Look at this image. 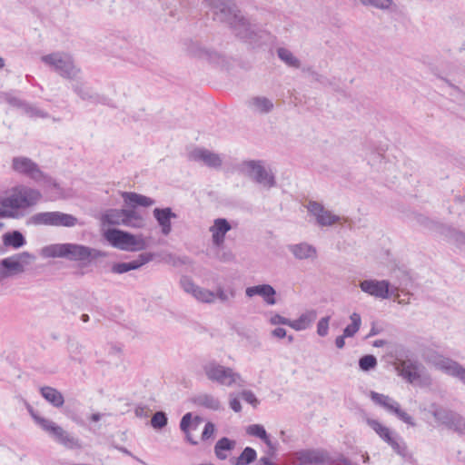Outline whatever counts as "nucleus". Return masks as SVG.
Instances as JSON below:
<instances>
[{"instance_id":"obj_1","label":"nucleus","mask_w":465,"mask_h":465,"mask_svg":"<svg viewBox=\"0 0 465 465\" xmlns=\"http://www.w3.org/2000/svg\"><path fill=\"white\" fill-rule=\"evenodd\" d=\"M210 7L214 21L227 24L234 35L252 49L272 41L270 32L262 29L245 17L233 0H203Z\"/></svg>"},{"instance_id":"obj_2","label":"nucleus","mask_w":465,"mask_h":465,"mask_svg":"<svg viewBox=\"0 0 465 465\" xmlns=\"http://www.w3.org/2000/svg\"><path fill=\"white\" fill-rule=\"evenodd\" d=\"M42 198L39 190L17 186L13 188L12 193L0 198V219H20L25 216V210L35 206Z\"/></svg>"},{"instance_id":"obj_3","label":"nucleus","mask_w":465,"mask_h":465,"mask_svg":"<svg viewBox=\"0 0 465 465\" xmlns=\"http://www.w3.org/2000/svg\"><path fill=\"white\" fill-rule=\"evenodd\" d=\"M104 238L114 248L123 251L135 252L146 248V243L141 236L117 228H109L103 233Z\"/></svg>"},{"instance_id":"obj_4","label":"nucleus","mask_w":465,"mask_h":465,"mask_svg":"<svg viewBox=\"0 0 465 465\" xmlns=\"http://www.w3.org/2000/svg\"><path fill=\"white\" fill-rule=\"evenodd\" d=\"M77 218L73 214L62 212H41L32 215L27 221V225H47L74 227L77 224Z\"/></svg>"},{"instance_id":"obj_5","label":"nucleus","mask_w":465,"mask_h":465,"mask_svg":"<svg viewBox=\"0 0 465 465\" xmlns=\"http://www.w3.org/2000/svg\"><path fill=\"white\" fill-rule=\"evenodd\" d=\"M42 61L49 65L60 76L74 80L79 69L74 64L72 57L64 53H52L42 56Z\"/></svg>"},{"instance_id":"obj_6","label":"nucleus","mask_w":465,"mask_h":465,"mask_svg":"<svg viewBox=\"0 0 465 465\" xmlns=\"http://www.w3.org/2000/svg\"><path fill=\"white\" fill-rule=\"evenodd\" d=\"M203 369L208 380L220 385L231 387L242 381L241 375L234 372L232 368L223 366L215 361L207 362Z\"/></svg>"},{"instance_id":"obj_7","label":"nucleus","mask_w":465,"mask_h":465,"mask_svg":"<svg viewBox=\"0 0 465 465\" xmlns=\"http://www.w3.org/2000/svg\"><path fill=\"white\" fill-rule=\"evenodd\" d=\"M105 256V252L86 245L72 242L64 243V258L72 262H80L86 264Z\"/></svg>"},{"instance_id":"obj_8","label":"nucleus","mask_w":465,"mask_h":465,"mask_svg":"<svg viewBox=\"0 0 465 465\" xmlns=\"http://www.w3.org/2000/svg\"><path fill=\"white\" fill-rule=\"evenodd\" d=\"M35 256L28 252H23L4 258L0 261V280L9 278L13 275L25 272V265L35 260Z\"/></svg>"},{"instance_id":"obj_9","label":"nucleus","mask_w":465,"mask_h":465,"mask_svg":"<svg viewBox=\"0 0 465 465\" xmlns=\"http://www.w3.org/2000/svg\"><path fill=\"white\" fill-rule=\"evenodd\" d=\"M43 424V430L57 443L63 445L66 449L80 450L82 449L81 440L64 430L61 426L51 420H40Z\"/></svg>"},{"instance_id":"obj_10","label":"nucleus","mask_w":465,"mask_h":465,"mask_svg":"<svg viewBox=\"0 0 465 465\" xmlns=\"http://www.w3.org/2000/svg\"><path fill=\"white\" fill-rule=\"evenodd\" d=\"M184 48L191 57L207 61L210 64H219L224 62V55L212 48L204 47L199 41L187 39L184 41Z\"/></svg>"},{"instance_id":"obj_11","label":"nucleus","mask_w":465,"mask_h":465,"mask_svg":"<svg viewBox=\"0 0 465 465\" xmlns=\"http://www.w3.org/2000/svg\"><path fill=\"white\" fill-rule=\"evenodd\" d=\"M371 401L377 405L384 408L388 412L394 414L399 420L404 423L414 427L416 423L413 418L409 415L406 411H402L398 401L393 400L388 395H384L376 391H371L370 393Z\"/></svg>"},{"instance_id":"obj_12","label":"nucleus","mask_w":465,"mask_h":465,"mask_svg":"<svg viewBox=\"0 0 465 465\" xmlns=\"http://www.w3.org/2000/svg\"><path fill=\"white\" fill-rule=\"evenodd\" d=\"M427 361L444 373L465 381V367L458 361L433 352Z\"/></svg>"},{"instance_id":"obj_13","label":"nucleus","mask_w":465,"mask_h":465,"mask_svg":"<svg viewBox=\"0 0 465 465\" xmlns=\"http://www.w3.org/2000/svg\"><path fill=\"white\" fill-rule=\"evenodd\" d=\"M295 458L299 465H332L334 460L329 456V452L323 449H303L295 452Z\"/></svg>"},{"instance_id":"obj_14","label":"nucleus","mask_w":465,"mask_h":465,"mask_svg":"<svg viewBox=\"0 0 465 465\" xmlns=\"http://www.w3.org/2000/svg\"><path fill=\"white\" fill-rule=\"evenodd\" d=\"M247 168V175L255 183L270 189L276 186V180L272 173H269L261 162L250 160L243 163Z\"/></svg>"},{"instance_id":"obj_15","label":"nucleus","mask_w":465,"mask_h":465,"mask_svg":"<svg viewBox=\"0 0 465 465\" xmlns=\"http://www.w3.org/2000/svg\"><path fill=\"white\" fill-rule=\"evenodd\" d=\"M390 286L391 283L387 280L368 279L361 281L359 283V287L363 292L381 299L391 297Z\"/></svg>"},{"instance_id":"obj_16","label":"nucleus","mask_w":465,"mask_h":465,"mask_svg":"<svg viewBox=\"0 0 465 465\" xmlns=\"http://www.w3.org/2000/svg\"><path fill=\"white\" fill-rule=\"evenodd\" d=\"M154 253L142 252L134 260L129 262H114L111 266V272L115 274H123L130 271L138 270L144 264L153 261Z\"/></svg>"},{"instance_id":"obj_17","label":"nucleus","mask_w":465,"mask_h":465,"mask_svg":"<svg viewBox=\"0 0 465 465\" xmlns=\"http://www.w3.org/2000/svg\"><path fill=\"white\" fill-rule=\"evenodd\" d=\"M307 209L312 215L316 217L317 223L321 226H331L340 221L338 215L332 214L318 202L311 201Z\"/></svg>"},{"instance_id":"obj_18","label":"nucleus","mask_w":465,"mask_h":465,"mask_svg":"<svg viewBox=\"0 0 465 465\" xmlns=\"http://www.w3.org/2000/svg\"><path fill=\"white\" fill-rule=\"evenodd\" d=\"M72 89L82 100L88 101L94 104H108L109 99L106 96L94 93L81 81H74L72 84Z\"/></svg>"},{"instance_id":"obj_19","label":"nucleus","mask_w":465,"mask_h":465,"mask_svg":"<svg viewBox=\"0 0 465 465\" xmlns=\"http://www.w3.org/2000/svg\"><path fill=\"white\" fill-rule=\"evenodd\" d=\"M399 366V375L408 382L414 383L420 379V370L423 366L418 361L406 359L400 361Z\"/></svg>"},{"instance_id":"obj_20","label":"nucleus","mask_w":465,"mask_h":465,"mask_svg":"<svg viewBox=\"0 0 465 465\" xmlns=\"http://www.w3.org/2000/svg\"><path fill=\"white\" fill-rule=\"evenodd\" d=\"M188 158L194 162H203L211 168H220L223 161L219 154L210 152L204 148H195L188 154Z\"/></svg>"},{"instance_id":"obj_21","label":"nucleus","mask_w":465,"mask_h":465,"mask_svg":"<svg viewBox=\"0 0 465 465\" xmlns=\"http://www.w3.org/2000/svg\"><path fill=\"white\" fill-rule=\"evenodd\" d=\"M247 297L252 298L255 295L261 296L268 305L276 304V290L268 283L258 284L247 287L245 290Z\"/></svg>"},{"instance_id":"obj_22","label":"nucleus","mask_w":465,"mask_h":465,"mask_svg":"<svg viewBox=\"0 0 465 465\" xmlns=\"http://www.w3.org/2000/svg\"><path fill=\"white\" fill-rule=\"evenodd\" d=\"M232 225L226 218H216L210 227L212 241L214 246L220 247L223 244L226 233L231 231Z\"/></svg>"},{"instance_id":"obj_23","label":"nucleus","mask_w":465,"mask_h":465,"mask_svg":"<svg viewBox=\"0 0 465 465\" xmlns=\"http://www.w3.org/2000/svg\"><path fill=\"white\" fill-rule=\"evenodd\" d=\"M153 214L158 225L161 227L162 233L168 235L172 231L171 220L177 217L176 213L173 212L171 207H156L153 209Z\"/></svg>"},{"instance_id":"obj_24","label":"nucleus","mask_w":465,"mask_h":465,"mask_svg":"<svg viewBox=\"0 0 465 465\" xmlns=\"http://www.w3.org/2000/svg\"><path fill=\"white\" fill-rule=\"evenodd\" d=\"M12 167L15 172L31 178H35V174H42L38 165L27 157H15L12 161Z\"/></svg>"},{"instance_id":"obj_25","label":"nucleus","mask_w":465,"mask_h":465,"mask_svg":"<svg viewBox=\"0 0 465 465\" xmlns=\"http://www.w3.org/2000/svg\"><path fill=\"white\" fill-rule=\"evenodd\" d=\"M247 434L256 437L262 440L266 446L268 447L269 450L268 453L270 455H275L277 451V446L276 444L272 443L271 440L270 435L267 433L264 427L261 424H252L249 425L246 428Z\"/></svg>"},{"instance_id":"obj_26","label":"nucleus","mask_w":465,"mask_h":465,"mask_svg":"<svg viewBox=\"0 0 465 465\" xmlns=\"http://www.w3.org/2000/svg\"><path fill=\"white\" fill-rule=\"evenodd\" d=\"M122 196L124 203L133 209L139 206L149 207L155 203L153 199L134 192H124Z\"/></svg>"},{"instance_id":"obj_27","label":"nucleus","mask_w":465,"mask_h":465,"mask_svg":"<svg viewBox=\"0 0 465 465\" xmlns=\"http://www.w3.org/2000/svg\"><path fill=\"white\" fill-rule=\"evenodd\" d=\"M236 447V440L228 437H222L219 439L213 448L215 457L220 460H224L228 458V452L233 450Z\"/></svg>"},{"instance_id":"obj_28","label":"nucleus","mask_w":465,"mask_h":465,"mask_svg":"<svg viewBox=\"0 0 465 465\" xmlns=\"http://www.w3.org/2000/svg\"><path fill=\"white\" fill-rule=\"evenodd\" d=\"M39 392L41 396L54 408H61L64 403L63 394L54 387L43 386L40 388Z\"/></svg>"},{"instance_id":"obj_29","label":"nucleus","mask_w":465,"mask_h":465,"mask_svg":"<svg viewBox=\"0 0 465 465\" xmlns=\"http://www.w3.org/2000/svg\"><path fill=\"white\" fill-rule=\"evenodd\" d=\"M191 401L199 407H203L212 411H219L221 409V401L212 394L201 393L191 399Z\"/></svg>"},{"instance_id":"obj_30","label":"nucleus","mask_w":465,"mask_h":465,"mask_svg":"<svg viewBox=\"0 0 465 465\" xmlns=\"http://www.w3.org/2000/svg\"><path fill=\"white\" fill-rule=\"evenodd\" d=\"M2 242L5 247L17 250L26 244L25 235L18 230H13L3 234Z\"/></svg>"},{"instance_id":"obj_31","label":"nucleus","mask_w":465,"mask_h":465,"mask_svg":"<svg viewBox=\"0 0 465 465\" xmlns=\"http://www.w3.org/2000/svg\"><path fill=\"white\" fill-rule=\"evenodd\" d=\"M432 416L437 422L446 426L448 429L453 423L457 412L441 406L432 405Z\"/></svg>"},{"instance_id":"obj_32","label":"nucleus","mask_w":465,"mask_h":465,"mask_svg":"<svg viewBox=\"0 0 465 465\" xmlns=\"http://www.w3.org/2000/svg\"><path fill=\"white\" fill-rule=\"evenodd\" d=\"M365 421L368 426H370L378 436L387 444L393 440L396 432L392 431L390 428L382 425L378 420H374L371 418H366Z\"/></svg>"},{"instance_id":"obj_33","label":"nucleus","mask_w":465,"mask_h":465,"mask_svg":"<svg viewBox=\"0 0 465 465\" xmlns=\"http://www.w3.org/2000/svg\"><path fill=\"white\" fill-rule=\"evenodd\" d=\"M290 252L296 259L304 260L316 256V249L306 242L291 244L288 246Z\"/></svg>"},{"instance_id":"obj_34","label":"nucleus","mask_w":465,"mask_h":465,"mask_svg":"<svg viewBox=\"0 0 465 465\" xmlns=\"http://www.w3.org/2000/svg\"><path fill=\"white\" fill-rule=\"evenodd\" d=\"M315 318L316 312L314 311H310L301 314L296 320H290L288 326L295 331H303L310 326Z\"/></svg>"},{"instance_id":"obj_35","label":"nucleus","mask_w":465,"mask_h":465,"mask_svg":"<svg viewBox=\"0 0 465 465\" xmlns=\"http://www.w3.org/2000/svg\"><path fill=\"white\" fill-rule=\"evenodd\" d=\"M257 459V452L252 447H245L238 457L230 459L232 465H250Z\"/></svg>"},{"instance_id":"obj_36","label":"nucleus","mask_w":465,"mask_h":465,"mask_svg":"<svg viewBox=\"0 0 465 465\" xmlns=\"http://www.w3.org/2000/svg\"><path fill=\"white\" fill-rule=\"evenodd\" d=\"M392 276L399 282V286L401 288H408L411 286L412 279L410 272L406 267H396L392 270Z\"/></svg>"},{"instance_id":"obj_37","label":"nucleus","mask_w":465,"mask_h":465,"mask_svg":"<svg viewBox=\"0 0 465 465\" xmlns=\"http://www.w3.org/2000/svg\"><path fill=\"white\" fill-rule=\"evenodd\" d=\"M351 323L343 329V337H353L361 328V317L358 312H352L350 316Z\"/></svg>"},{"instance_id":"obj_38","label":"nucleus","mask_w":465,"mask_h":465,"mask_svg":"<svg viewBox=\"0 0 465 465\" xmlns=\"http://www.w3.org/2000/svg\"><path fill=\"white\" fill-rule=\"evenodd\" d=\"M277 55L288 66L293 68L301 67V61L297 57H295L290 50L284 47H279L277 49Z\"/></svg>"},{"instance_id":"obj_39","label":"nucleus","mask_w":465,"mask_h":465,"mask_svg":"<svg viewBox=\"0 0 465 465\" xmlns=\"http://www.w3.org/2000/svg\"><path fill=\"white\" fill-rule=\"evenodd\" d=\"M388 445L391 446L394 452H396L399 456L402 458H407L409 456L407 444L399 434H395V437L389 442Z\"/></svg>"},{"instance_id":"obj_40","label":"nucleus","mask_w":465,"mask_h":465,"mask_svg":"<svg viewBox=\"0 0 465 465\" xmlns=\"http://www.w3.org/2000/svg\"><path fill=\"white\" fill-rule=\"evenodd\" d=\"M123 209H109L102 215V222L110 225H120Z\"/></svg>"},{"instance_id":"obj_41","label":"nucleus","mask_w":465,"mask_h":465,"mask_svg":"<svg viewBox=\"0 0 465 465\" xmlns=\"http://www.w3.org/2000/svg\"><path fill=\"white\" fill-rule=\"evenodd\" d=\"M363 5L371 6L381 10H395L393 0H360Z\"/></svg>"},{"instance_id":"obj_42","label":"nucleus","mask_w":465,"mask_h":465,"mask_svg":"<svg viewBox=\"0 0 465 465\" xmlns=\"http://www.w3.org/2000/svg\"><path fill=\"white\" fill-rule=\"evenodd\" d=\"M252 104L262 114H267L273 109V103L264 96L253 97Z\"/></svg>"},{"instance_id":"obj_43","label":"nucleus","mask_w":465,"mask_h":465,"mask_svg":"<svg viewBox=\"0 0 465 465\" xmlns=\"http://www.w3.org/2000/svg\"><path fill=\"white\" fill-rule=\"evenodd\" d=\"M358 364L361 371L368 372L377 367L378 361L374 355L365 354L359 359Z\"/></svg>"},{"instance_id":"obj_44","label":"nucleus","mask_w":465,"mask_h":465,"mask_svg":"<svg viewBox=\"0 0 465 465\" xmlns=\"http://www.w3.org/2000/svg\"><path fill=\"white\" fill-rule=\"evenodd\" d=\"M42 254L49 258H64V243L47 245L42 249Z\"/></svg>"},{"instance_id":"obj_45","label":"nucleus","mask_w":465,"mask_h":465,"mask_svg":"<svg viewBox=\"0 0 465 465\" xmlns=\"http://www.w3.org/2000/svg\"><path fill=\"white\" fill-rule=\"evenodd\" d=\"M197 301L205 302V303H213L215 300V293L210 290L204 289L203 287L197 286L193 295Z\"/></svg>"},{"instance_id":"obj_46","label":"nucleus","mask_w":465,"mask_h":465,"mask_svg":"<svg viewBox=\"0 0 465 465\" xmlns=\"http://www.w3.org/2000/svg\"><path fill=\"white\" fill-rule=\"evenodd\" d=\"M150 422L154 430H162L168 423L167 414L163 411H158L153 415Z\"/></svg>"},{"instance_id":"obj_47","label":"nucleus","mask_w":465,"mask_h":465,"mask_svg":"<svg viewBox=\"0 0 465 465\" xmlns=\"http://www.w3.org/2000/svg\"><path fill=\"white\" fill-rule=\"evenodd\" d=\"M0 97L3 98L10 106L22 110L26 104V101L15 96L11 92L1 93Z\"/></svg>"},{"instance_id":"obj_48","label":"nucleus","mask_w":465,"mask_h":465,"mask_svg":"<svg viewBox=\"0 0 465 465\" xmlns=\"http://www.w3.org/2000/svg\"><path fill=\"white\" fill-rule=\"evenodd\" d=\"M23 112L28 115L29 117H39V118H48L49 117V114L44 110H41L32 104H30L29 103L26 102L24 109H23Z\"/></svg>"},{"instance_id":"obj_49","label":"nucleus","mask_w":465,"mask_h":465,"mask_svg":"<svg viewBox=\"0 0 465 465\" xmlns=\"http://www.w3.org/2000/svg\"><path fill=\"white\" fill-rule=\"evenodd\" d=\"M180 285L185 292L190 293L192 295H193L198 286L193 282L191 277L186 275L181 277Z\"/></svg>"},{"instance_id":"obj_50","label":"nucleus","mask_w":465,"mask_h":465,"mask_svg":"<svg viewBox=\"0 0 465 465\" xmlns=\"http://www.w3.org/2000/svg\"><path fill=\"white\" fill-rule=\"evenodd\" d=\"M215 298L219 299L223 303H226L229 302V298H233L235 296V291L232 288H230L228 292L224 291V289L219 286L214 292Z\"/></svg>"},{"instance_id":"obj_51","label":"nucleus","mask_w":465,"mask_h":465,"mask_svg":"<svg viewBox=\"0 0 465 465\" xmlns=\"http://www.w3.org/2000/svg\"><path fill=\"white\" fill-rule=\"evenodd\" d=\"M449 429L453 430L460 434L465 435V419L457 413L455 419L453 420V423L450 424Z\"/></svg>"},{"instance_id":"obj_52","label":"nucleus","mask_w":465,"mask_h":465,"mask_svg":"<svg viewBox=\"0 0 465 465\" xmlns=\"http://www.w3.org/2000/svg\"><path fill=\"white\" fill-rule=\"evenodd\" d=\"M83 346L77 341H68V351L70 353V358L74 361H81V360L77 357L82 351Z\"/></svg>"},{"instance_id":"obj_53","label":"nucleus","mask_w":465,"mask_h":465,"mask_svg":"<svg viewBox=\"0 0 465 465\" xmlns=\"http://www.w3.org/2000/svg\"><path fill=\"white\" fill-rule=\"evenodd\" d=\"M240 395L244 401L251 404L253 408H256L260 403L255 394L250 390H243Z\"/></svg>"},{"instance_id":"obj_54","label":"nucleus","mask_w":465,"mask_h":465,"mask_svg":"<svg viewBox=\"0 0 465 465\" xmlns=\"http://www.w3.org/2000/svg\"><path fill=\"white\" fill-rule=\"evenodd\" d=\"M215 431H216V427H215L214 423H213L212 421H207L203 427V432L201 435V440L203 441H207L209 439L213 437Z\"/></svg>"},{"instance_id":"obj_55","label":"nucleus","mask_w":465,"mask_h":465,"mask_svg":"<svg viewBox=\"0 0 465 465\" xmlns=\"http://www.w3.org/2000/svg\"><path fill=\"white\" fill-rule=\"evenodd\" d=\"M331 317H322L317 323V334L321 337H325L329 331V322Z\"/></svg>"},{"instance_id":"obj_56","label":"nucleus","mask_w":465,"mask_h":465,"mask_svg":"<svg viewBox=\"0 0 465 465\" xmlns=\"http://www.w3.org/2000/svg\"><path fill=\"white\" fill-rule=\"evenodd\" d=\"M193 413L187 412L182 417L180 420V430L183 432H188L190 428L193 426Z\"/></svg>"},{"instance_id":"obj_57","label":"nucleus","mask_w":465,"mask_h":465,"mask_svg":"<svg viewBox=\"0 0 465 465\" xmlns=\"http://www.w3.org/2000/svg\"><path fill=\"white\" fill-rule=\"evenodd\" d=\"M323 87H331L332 90L339 92L341 90L340 86L335 83V78L329 79L323 74L321 75V77L318 78V82Z\"/></svg>"},{"instance_id":"obj_58","label":"nucleus","mask_w":465,"mask_h":465,"mask_svg":"<svg viewBox=\"0 0 465 465\" xmlns=\"http://www.w3.org/2000/svg\"><path fill=\"white\" fill-rule=\"evenodd\" d=\"M123 214H126L127 217H129L131 220H133L135 223H138L140 224V228L143 227V217L139 214L138 212H136L134 209H130V210H127V209H123Z\"/></svg>"},{"instance_id":"obj_59","label":"nucleus","mask_w":465,"mask_h":465,"mask_svg":"<svg viewBox=\"0 0 465 465\" xmlns=\"http://www.w3.org/2000/svg\"><path fill=\"white\" fill-rule=\"evenodd\" d=\"M270 323L272 325H287L290 323V319L275 313L270 318Z\"/></svg>"},{"instance_id":"obj_60","label":"nucleus","mask_w":465,"mask_h":465,"mask_svg":"<svg viewBox=\"0 0 465 465\" xmlns=\"http://www.w3.org/2000/svg\"><path fill=\"white\" fill-rule=\"evenodd\" d=\"M229 405L230 408L235 412H240L242 411L240 399L237 396H233L232 393L230 394Z\"/></svg>"},{"instance_id":"obj_61","label":"nucleus","mask_w":465,"mask_h":465,"mask_svg":"<svg viewBox=\"0 0 465 465\" xmlns=\"http://www.w3.org/2000/svg\"><path fill=\"white\" fill-rule=\"evenodd\" d=\"M302 71L303 73L308 74V75H309V76H311V77H312V79L313 81H315V82H318V78H319V77H321V75H322L321 74H319L318 72H316V71L312 68V66H303V67L302 68Z\"/></svg>"},{"instance_id":"obj_62","label":"nucleus","mask_w":465,"mask_h":465,"mask_svg":"<svg viewBox=\"0 0 465 465\" xmlns=\"http://www.w3.org/2000/svg\"><path fill=\"white\" fill-rule=\"evenodd\" d=\"M124 225L127 227H134V228H140V224L135 223L133 220H131L129 217H127L126 214H123V217L120 221V225Z\"/></svg>"},{"instance_id":"obj_63","label":"nucleus","mask_w":465,"mask_h":465,"mask_svg":"<svg viewBox=\"0 0 465 465\" xmlns=\"http://www.w3.org/2000/svg\"><path fill=\"white\" fill-rule=\"evenodd\" d=\"M272 336L278 339H283L287 336V331L284 328L277 327L271 332Z\"/></svg>"},{"instance_id":"obj_64","label":"nucleus","mask_w":465,"mask_h":465,"mask_svg":"<svg viewBox=\"0 0 465 465\" xmlns=\"http://www.w3.org/2000/svg\"><path fill=\"white\" fill-rule=\"evenodd\" d=\"M271 456L272 455L268 453V456L261 457L255 465H277L271 460Z\"/></svg>"}]
</instances>
